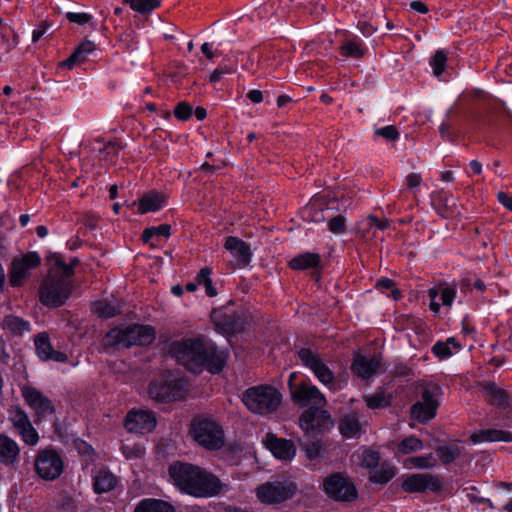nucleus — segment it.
<instances>
[{"mask_svg": "<svg viewBox=\"0 0 512 512\" xmlns=\"http://www.w3.org/2000/svg\"><path fill=\"white\" fill-rule=\"evenodd\" d=\"M422 183V177L419 173H409L406 176V186L410 190H415Z\"/></svg>", "mask_w": 512, "mask_h": 512, "instance_id": "obj_56", "label": "nucleus"}, {"mask_svg": "<svg viewBox=\"0 0 512 512\" xmlns=\"http://www.w3.org/2000/svg\"><path fill=\"white\" fill-rule=\"evenodd\" d=\"M10 420L18 431L19 435L22 437V440L28 445H36L39 436L35 428L32 426V423L25 411L20 408H15L10 412Z\"/></svg>", "mask_w": 512, "mask_h": 512, "instance_id": "obj_18", "label": "nucleus"}, {"mask_svg": "<svg viewBox=\"0 0 512 512\" xmlns=\"http://www.w3.org/2000/svg\"><path fill=\"white\" fill-rule=\"evenodd\" d=\"M34 344L38 357L43 361L53 360L62 363L67 360L65 353L53 349L46 332L37 334L34 339Z\"/></svg>", "mask_w": 512, "mask_h": 512, "instance_id": "obj_23", "label": "nucleus"}, {"mask_svg": "<svg viewBox=\"0 0 512 512\" xmlns=\"http://www.w3.org/2000/svg\"><path fill=\"white\" fill-rule=\"evenodd\" d=\"M131 9L144 14L153 11L160 6V0H124Z\"/></svg>", "mask_w": 512, "mask_h": 512, "instance_id": "obj_39", "label": "nucleus"}, {"mask_svg": "<svg viewBox=\"0 0 512 512\" xmlns=\"http://www.w3.org/2000/svg\"><path fill=\"white\" fill-rule=\"evenodd\" d=\"M155 330L148 325H130L129 340L131 346H146L155 340Z\"/></svg>", "mask_w": 512, "mask_h": 512, "instance_id": "obj_27", "label": "nucleus"}, {"mask_svg": "<svg viewBox=\"0 0 512 512\" xmlns=\"http://www.w3.org/2000/svg\"><path fill=\"white\" fill-rule=\"evenodd\" d=\"M438 393L439 387L437 386L424 389L421 400L411 407V417L420 423H426L433 419L439 406Z\"/></svg>", "mask_w": 512, "mask_h": 512, "instance_id": "obj_11", "label": "nucleus"}, {"mask_svg": "<svg viewBox=\"0 0 512 512\" xmlns=\"http://www.w3.org/2000/svg\"><path fill=\"white\" fill-rule=\"evenodd\" d=\"M461 451L456 445H445L437 449V454L444 463L453 462L460 455Z\"/></svg>", "mask_w": 512, "mask_h": 512, "instance_id": "obj_44", "label": "nucleus"}, {"mask_svg": "<svg viewBox=\"0 0 512 512\" xmlns=\"http://www.w3.org/2000/svg\"><path fill=\"white\" fill-rule=\"evenodd\" d=\"M191 434L199 445L208 450H217L224 445V431L213 418L194 419L191 426Z\"/></svg>", "mask_w": 512, "mask_h": 512, "instance_id": "obj_4", "label": "nucleus"}, {"mask_svg": "<svg viewBox=\"0 0 512 512\" xmlns=\"http://www.w3.org/2000/svg\"><path fill=\"white\" fill-rule=\"evenodd\" d=\"M498 201L508 210L512 211V195L505 192H499L497 195Z\"/></svg>", "mask_w": 512, "mask_h": 512, "instance_id": "obj_61", "label": "nucleus"}, {"mask_svg": "<svg viewBox=\"0 0 512 512\" xmlns=\"http://www.w3.org/2000/svg\"><path fill=\"white\" fill-rule=\"evenodd\" d=\"M121 451L126 459L141 458L145 453V449L141 444L131 443L129 441H126L122 444Z\"/></svg>", "mask_w": 512, "mask_h": 512, "instance_id": "obj_42", "label": "nucleus"}, {"mask_svg": "<svg viewBox=\"0 0 512 512\" xmlns=\"http://www.w3.org/2000/svg\"><path fill=\"white\" fill-rule=\"evenodd\" d=\"M51 26L52 24L48 20L41 21L38 27L35 28L32 32V41L34 43L38 42L44 35L47 34Z\"/></svg>", "mask_w": 512, "mask_h": 512, "instance_id": "obj_53", "label": "nucleus"}, {"mask_svg": "<svg viewBox=\"0 0 512 512\" xmlns=\"http://www.w3.org/2000/svg\"><path fill=\"white\" fill-rule=\"evenodd\" d=\"M242 401L251 413L265 416L277 411L282 394L271 385H257L245 390Z\"/></svg>", "mask_w": 512, "mask_h": 512, "instance_id": "obj_3", "label": "nucleus"}, {"mask_svg": "<svg viewBox=\"0 0 512 512\" xmlns=\"http://www.w3.org/2000/svg\"><path fill=\"white\" fill-rule=\"evenodd\" d=\"M193 112L192 106L187 102H180L174 109V115L179 120H187Z\"/></svg>", "mask_w": 512, "mask_h": 512, "instance_id": "obj_51", "label": "nucleus"}, {"mask_svg": "<svg viewBox=\"0 0 512 512\" xmlns=\"http://www.w3.org/2000/svg\"><path fill=\"white\" fill-rule=\"evenodd\" d=\"M367 221H368V225L369 226H375V227H377L380 230H385V229H387L389 227L388 220H386V219L385 220H380L376 216H373V215H370L367 218Z\"/></svg>", "mask_w": 512, "mask_h": 512, "instance_id": "obj_58", "label": "nucleus"}, {"mask_svg": "<svg viewBox=\"0 0 512 512\" xmlns=\"http://www.w3.org/2000/svg\"><path fill=\"white\" fill-rule=\"evenodd\" d=\"M381 367L380 359L377 357L358 356L353 364V372L363 379L371 378Z\"/></svg>", "mask_w": 512, "mask_h": 512, "instance_id": "obj_24", "label": "nucleus"}, {"mask_svg": "<svg viewBox=\"0 0 512 512\" xmlns=\"http://www.w3.org/2000/svg\"><path fill=\"white\" fill-rule=\"evenodd\" d=\"M166 204V197L164 194L151 191L144 194L138 203L139 214H146L148 212H156L162 209Z\"/></svg>", "mask_w": 512, "mask_h": 512, "instance_id": "obj_28", "label": "nucleus"}, {"mask_svg": "<svg viewBox=\"0 0 512 512\" xmlns=\"http://www.w3.org/2000/svg\"><path fill=\"white\" fill-rule=\"evenodd\" d=\"M410 8L420 14H426L429 11L427 5L421 1H412L410 3Z\"/></svg>", "mask_w": 512, "mask_h": 512, "instance_id": "obj_63", "label": "nucleus"}, {"mask_svg": "<svg viewBox=\"0 0 512 512\" xmlns=\"http://www.w3.org/2000/svg\"><path fill=\"white\" fill-rule=\"evenodd\" d=\"M201 51L210 60L215 57V52L212 50V46L208 42L202 44Z\"/></svg>", "mask_w": 512, "mask_h": 512, "instance_id": "obj_64", "label": "nucleus"}, {"mask_svg": "<svg viewBox=\"0 0 512 512\" xmlns=\"http://www.w3.org/2000/svg\"><path fill=\"white\" fill-rule=\"evenodd\" d=\"M329 229L336 234L345 232V218L342 215L333 217L329 222Z\"/></svg>", "mask_w": 512, "mask_h": 512, "instance_id": "obj_54", "label": "nucleus"}, {"mask_svg": "<svg viewBox=\"0 0 512 512\" xmlns=\"http://www.w3.org/2000/svg\"><path fill=\"white\" fill-rule=\"evenodd\" d=\"M175 484L181 492L194 497H213L223 489L221 482H175Z\"/></svg>", "mask_w": 512, "mask_h": 512, "instance_id": "obj_20", "label": "nucleus"}, {"mask_svg": "<svg viewBox=\"0 0 512 512\" xmlns=\"http://www.w3.org/2000/svg\"><path fill=\"white\" fill-rule=\"evenodd\" d=\"M184 381L171 373L162 375L149 387V395L158 402H169L181 399L185 395Z\"/></svg>", "mask_w": 512, "mask_h": 512, "instance_id": "obj_6", "label": "nucleus"}, {"mask_svg": "<svg viewBox=\"0 0 512 512\" xmlns=\"http://www.w3.org/2000/svg\"><path fill=\"white\" fill-rule=\"evenodd\" d=\"M262 443L277 459L288 461L296 455V446L292 440L279 438L273 433H267Z\"/></svg>", "mask_w": 512, "mask_h": 512, "instance_id": "obj_19", "label": "nucleus"}, {"mask_svg": "<svg viewBox=\"0 0 512 512\" xmlns=\"http://www.w3.org/2000/svg\"><path fill=\"white\" fill-rule=\"evenodd\" d=\"M427 293L430 299V311H432L434 314H438L440 312L441 305L446 308H451L457 291L455 287L449 284L439 283L428 289Z\"/></svg>", "mask_w": 512, "mask_h": 512, "instance_id": "obj_17", "label": "nucleus"}, {"mask_svg": "<svg viewBox=\"0 0 512 512\" xmlns=\"http://www.w3.org/2000/svg\"><path fill=\"white\" fill-rule=\"evenodd\" d=\"M66 18L72 23L84 25L89 23L93 19V16L86 12H67Z\"/></svg>", "mask_w": 512, "mask_h": 512, "instance_id": "obj_50", "label": "nucleus"}, {"mask_svg": "<svg viewBox=\"0 0 512 512\" xmlns=\"http://www.w3.org/2000/svg\"><path fill=\"white\" fill-rule=\"evenodd\" d=\"M294 379L295 374L292 373L289 377V386L291 398L295 404L301 407H318L326 405L327 400L317 386L303 381L293 387L292 381Z\"/></svg>", "mask_w": 512, "mask_h": 512, "instance_id": "obj_8", "label": "nucleus"}, {"mask_svg": "<svg viewBox=\"0 0 512 512\" xmlns=\"http://www.w3.org/2000/svg\"><path fill=\"white\" fill-rule=\"evenodd\" d=\"M130 333V326L124 328H113L107 332L104 338L105 347H112L115 349H126L131 347V342L128 338Z\"/></svg>", "mask_w": 512, "mask_h": 512, "instance_id": "obj_26", "label": "nucleus"}, {"mask_svg": "<svg viewBox=\"0 0 512 512\" xmlns=\"http://www.w3.org/2000/svg\"><path fill=\"white\" fill-rule=\"evenodd\" d=\"M41 263L37 252H28L20 258L13 260L9 269V282L11 286H20L27 277L29 270L36 268Z\"/></svg>", "mask_w": 512, "mask_h": 512, "instance_id": "obj_13", "label": "nucleus"}, {"mask_svg": "<svg viewBox=\"0 0 512 512\" xmlns=\"http://www.w3.org/2000/svg\"><path fill=\"white\" fill-rule=\"evenodd\" d=\"M323 490L335 501L351 502L358 496L353 482H323Z\"/></svg>", "mask_w": 512, "mask_h": 512, "instance_id": "obj_22", "label": "nucleus"}, {"mask_svg": "<svg viewBox=\"0 0 512 512\" xmlns=\"http://www.w3.org/2000/svg\"><path fill=\"white\" fill-rule=\"evenodd\" d=\"M320 264V255L317 253H302L289 261V267L294 270H305L318 267Z\"/></svg>", "mask_w": 512, "mask_h": 512, "instance_id": "obj_34", "label": "nucleus"}, {"mask_svg": "<svg viewBox=\"0 0 512 512\" xmlns=\"http://www.w3.org/2000/svg\"><path fill=\"white\" fill-rule=\"evenodd\" d=\"M341 53L346 57L361 58L364 50L360 42L347 41L341 46Z\"/></svg>", "mask_w": 512, "mask_h": 512, "instance_id": "obj_45", "label": "nucleus"}, {"mask_svg": "<svg viewBox=\"0 0 512 512\" xmlns=\"http://www.w3.org/2000/svg\"><path fill=\"white\" fill-rule=\"evenodd\" d=\"M483 393L491 405L505 407L508 404L506 392L493 383L485 385L483 387Z\"/></svg>", "mask_w": 512, "mask_h": 512, "instance_id": "obj_36", "label": "nucleus"}, {"mask_svg": "<svg viewBox=\"0 0 512 512\" xmlns=\"http://www.w3.org/2000/svg\"><path fill=\"white\" fill-rule=\"evenodd\" d=\"M473 443L481 442H512V434L508 431L499 429H485L475 432L471 435Z\"/></svg>", "mask_w": 512, "mask_h": 512, "instance_id": "obj_29", "label": "nucleus"}, {"mask_svg": "<svg viewBox=\"0 0 512 512\" xmlns=\"http://www.w3.org/2000/svg\"><path fill=\"white\" fill-rule=\"evenodd\" d=\"M19 453L18 444L10 437L0 434V462L14 466L19 460Z\"/></svg>", "mask_w": 512, "mask_h": 512, "instance_id": "obj_25", "label": "nucleus"}, {"mask_svg": "<svg viewBox=\"0 0 512 512\" xmlns=\"http://www.w3.org/2000/svg\"><path fill=\"white\" fill-rule=\"evenodd\" d=\"M324 407H309L301 414L299 425L305 433H324L334 426L331 414Z\"/></svg>", "mask_w": 512, "mask_h": 512, "instance_id": "obj_9", "label": "nucleus"}, {"mask_svg": "<svg viewBox=\"0 0 512 512\" xmlns=\"http://www.w3.org/2000/svg\"><path fill=\"white\" fill-rule=\"evenodd\" d=\"M224 248L229 251L231 256L234 258L235 266L239 268L246 267L252 260V251L250 246L235 236H229L226 238Z\"/></svg>", "mask_w": 512, "mask_h": 512, "instance_id": "obj_21", "label": "nucleus"}, {"mask_svg": "<svg viewBox=\"0 0 512 512\" xmlns=\"http://www.w3.org/2000/svg\"><path fill=\"white\" fill-rule=\"evenodd\" d=\"M298 356L302 364L313 372L321 384L334 392L342 389L340 381L336 379L333 371L317 352L309 348H302L299 350Z\"/></svg>", "mask_w": 512, "mask_h": 512, "instance_id": "obj_5", "label": "nucleus"}, {"mask_svg": "<svg viewBox=\"0 0 512 512\" xmlns=\"http://www.w3.org/2000/svg\"><path fill=\"white\" fill-rule=\"evenodd\" d=\"M449 343H454V337H449L445 342L437 341L432 347V352L440 360L451 357L453 352L449 347Z\"/></svg>", "mask_w": 512, "mask_h": 512, "instance_id": "obj_43", "label": "nucleus"}, {"mask_svg": "<svg viewBox=\"0 0 512 512\" xmlns=\"http://www.w3.org/2000/svg\"><path fill=\"white\" fill-rule=\"evenodd\" d=\"M361 466L367 469H376L369 480H391L396 476V468L386 462L380 464V455L373 450H365L361 456Z\"/></svg>", "mask_w": 512, "mask_h": 512, "instance_id": "obj_15", "label": "nucleus"}, {"mask_svg": "<svg viewBox=\"0 0 512 512\" xmlns=\"http://www.w3.org/2000/svg\"><path fill=\"white\" fill-rule=\"evenodd\" d=\"M134 512H175V508L167 501L144 499L136 506Z\"/></svg>", "mask_w": 512, "mask_h": 512, "instance_id": "obj_35", "label": "nucleus"}, {"mask_svg": "<svg viewBox=\"0 0 512 512\" xmlns=\"http://www.w3.org/2000/svg\"><path fill=\"white\" fill-rule=\"evenodd\" d=\"M394 286V281L389 278H382L376 283V287L381 290H391L393 298L397 300L400 297V291L398 289H394Z\"/></svg>", "mask_w": 512, "mask_h": 512, "instance_id": "obj_52", "label": "nucleus"}, {"mask_svg": "<svg viewBox=\"0 0 512 512\" xmlns=\"http://www.w3.org/2000/svg\"><path fill=\"white\" fill-rule=\"evenodd\" d=\"M35 468L43 480H56L64 469L62 457L53 449H45L38 453Z\"/></svg>", "mask_w": 512, "mask_h": 512, "instance_id": "obj_10", "label": "nucleus"}, {"mask_svg": "<svg viewBox=\"0 0 512 512\" xmlns=\"http://www.w3.org/2000/svg\"><path fill=\"white\" fill-rule=\"evenodd\" d=\"M122 307L119 302L98 300L93 302L92 311L101 318H111L121 313Z\"/></svg>", "mask_w": 512, "mask_h": 512, "instance_id": "obj_33", "label": "nucleus"}, {"mask_svg": "<svg viewBox=\"0 0 512 512\" xmlns=\"http://www.w3.org/2000/svg\"><path fill=\"white\" fill-rule=\"evenodd\" d=\"M115 488V482H93V490L97 494L109 492Z\"/></svg>", "mask_w": 512, "mask_h": 512, "instance_id": "obj_57", "label": "nucleus"}, {"mask_svg": "<svg viewBox=\"0 0 512 512\" xmlns=\"http://www.w3.org/2000/svg\"><path fill=\"white\" fill-rule=\"evenodd\" d=\"M366 404L371 409L384 408L390 405V398L384 393H376L365 398Z\"/></svg>", "mask_w": 512, "mask_h": 512, "instance_id": "obj_48", "label": "nucleus"}, {"mask_svg": "<svg viewBox=\"0 0 512 512\" xmlns=\"http://www.w3.org/2000/svg\"><path fill=\"white\" fill-rule=\"evenodd\" d=\"M339 431L345 438H358L361 435V424L356 413L343 416L339 422Z\"/></svg>", "mask_w": 512, "mask_h": 512, "instance_id": "obj_31", "label": "nucleus"}, {"mask_svg": "<svg viewBox=\"0 0 512 512\" xmlns=\"http://www.w3.org/2000/svg\"><path fill=\"white\" fill-rule=\"evenodd\" d=\"M78 263L76 258L67 264L57 257L55 267L50 270L39 290V298L43 305L58 307L66 302L72 290L70 277Z\"/></svg>", "mask_w": 512, "mask_h": 512, "instance_id": "obj_2", "label": "nucleus"}, {"mask_svg": "<svg viewBox=\"0 0 512 512\" xmlns=\"http://www.w3.org/2000/svg\"><path fill=\"white\" fill-rule=\"evenodd\" d=\"M120 149L121 146L116 141H109L107 144L103 145V147L98 148L100 153L105 152L106 156L111 155V159L118 154Z\"/></svg>", "mask_w": 512, "mask_h": 512, "instance_id": "obj_55", "label": "nucleus"}, {"mask_svg": "<svg viewBox=\"0 0 512 512\" xmlns=\"http://www.w3.org/2000/svg\"><path fill=\"white\" fill-rule=\"evenodd\" d=\"M171 235V226L169 224H161L159 226H153L146 228L142 233V240L147 243L154 236H163L168 238Z\"/></svg>", "mask_w": 512, "mask_h": 512, "instance_id": "obj_41", "label": "nucleus"}, {"mask_svg": "<svg viewBox=\"0 0 512 512\" xmlns=\"http://www.w3.org/2000/svg\"><path fill=\"white\" fill-rule=\"evenodd\" d=\"M169 354L193 373L206 368L211 373L220 372L227 360L225 350L219 349L211 341L184 339L170 344Z\"/></svg>", "mask_w": 512, "mask_h": 512, "instance_id": "obj_1", "label": "nucleus"}, {"mask_svg": "<svg viewBox=\"0 0 512 512\" xmlns=\"http://www.w3.org/2000/svg\"><path fill=\"white\" fill-rule=\"evenodd\" d=\"M156 416L149 410H132L125 418V428L136 434L151 432L156 427Z\"/></svg>", "mask_w": 512, "mask_h": 512, "instance_id": "obj_14", "label": "nucleus"}, {"mask_svg": "<svg viewBox=\"0 0 512 512\" xmlns=\"http://www.w3.org/2000/svg\"><path fill=\"white\" fill-rule=\"evenodd\" d=\"M396 489L406 493H438L442 490V482H397Z\"/></svg>", "mask_w": 512, "mask_h": 512, "instance_id": "obj_32", "label": "nucleus"}, {"mask_svg": "<svg viewBox=\"0 0 512 512\" xmlns=\"http://www.w3.org/2000/svg\"><path fill=\"white\" fill-rule=\"evenodd\" d=\"M21 394L39 420L51 416L55 412L52 401L35 387L24 386L21 388Z\"/></svg>", "mask_w": 512, "mask_h": 512, "instance_id": "obj_12", "label": "nucleus"}, {"mask_svg": "<svg viewBox=\"0 0 512 512\" xmlns=\"http://www.w3.org/2000/svg\"><path fill=\"white\" fill-rule=\"evenodd\" d=\"M434 457L432 454H429L427 456H418V457H412V458H409L407 461H406V466L408 468H420V469H423V468H429V467H432L434 465Z\"/></svg>", "mask_w": 512, "mask_h": 512, "instance_id": "obj_46", "label": "nucleus"}, {"mask_svg": "<svg viewBox=\"0 0 512 512\" xmlns=\"http://www.w3.org/2000/svg\"><path fill=\"white\" fill-rule=\"evenodd\" d=\"M296 492L293 482H264L256 488L258 500L266 505L282 503L291 499Z\"/></svg>", "mask_w": 512, "mask_h": 512, "instance_id": "obj_7", "label": "nucleus"}, {"mask_svg": "<svg viewBox=\"0 0 512 512\" xmlns=\"http://www.w3.org/2000/svg\"><path fill=\"white\" fill-rule=\"evenodd\" d=\"M446 62L447 56L442 50H439L434 54V56L430 60V65L433 69V73L435 76H440L444 72Z\"/></svg>", "mask_w": 512, "mask_h": 512, "instance_id": "obj_47", "label": "nucleus"}, {"mask_svg": "<svg viewBox=\"0 0 512 512\" xmlns=\"http://www.w3.org/2000/svg\"><path fill=\"white\" fill-rule=\"evenodd\" d=\"M92 480H97V481L113 480V475L109 471H107L105 468L101 467L95 471V474L93 475Z\"/></svg>", "mask_w": 512, "mask_h": 512, "instance_id": "obj_60", "label": "nucleus"}, {"mask_svg": "<svg viewBox=\"0 0 512 512\" xmlns=\"http://www.w3.org/2000/svg\"><path fill=\"white\" fill-rule=\"evenodd\" d=\"M169 475L172 480H219L217 476L199 466L180 461L173 462L169 466Z\"/></svg>", "mask_w": 512, "mask_h": 512, "instance_id": "obj_16", "label": "nucleus"}, {"mask_svg": "<svg viewBox=\"0 0 512 512\" xmlns=\"http://www.w3.org/2000/svg\"><path fill=\"white\" fill-rule=\"evenodd\" d=\"M95 48L96 46L92 41H84L66 60L60 63V66L72 69L76 64L84 62Z\"/></svg>", "mask_w": 512, "mask_h": 512, "instance_id": "obj_30", "label": "nucleus"}, {"mask_svg": "<svg viewBox=\"0 0 512 512\" xmlns=\"http://www.w3.org/2000/svg\"><path fill=\"white\" fill-rule=\"evenodd\" d=\"M211 319L215 326L223 333H232L235 331L234 322L223 315L221 311L214 310L211 314Z\"/></svg>", "mask_w": 512, "mask_h": 512, "instance_id": "obj_38", "label": "nucleus"}, {"mask_svg": "<svg viewBox=\"0 0 512 512\" xmlns=\"http://www.w3.org/2000/svg\"><path fill=\"white\" fill-rule=\"evenodd\" d=\"M3 326L13 335L22 336L25 333L30 332V323L22 318L9 315L3 320Z\"/></svg>", "mask_w": 512, "mask_h": 512, "instance_id": "obj_37", "label": "nucleus"}, {"mask_svg": "<svg viewBox=\"0 0 512 512\" xmlns=\"http://www.w3.org/2000/svg\"><path fill=\"white\" fill-rule=\"evenodd\" d=\"M397 448L398 452L402 454H410L421 450L423 442L415 436H409L400 441Z\"/></svg>", "mask_w": 512, "mask_h": 512, "instance_id": "obj_40", "label": "nucleus"}, {"mask_svg": "<svg viewBox=\"0 0 512 512\" xmlns=\"http://www.w3.org/2000/svg\"><path fill=\"white\" fill-rule=\"evenodd\" d=\"M374 137H382L386 141L394 142L399 139V132L394 125H388L374 130Z\"/></svg>", "mask_w": 512, "mask_h": 512, "instance_id": "obj_49", "label": "nucleus"}, {"mask_svg": "<svg viewBox=\"0 0 512 512\" xmlns=\"http://www.w3.org/2000/svg\"><path fill=\"white\" fill-rule=\"evenodd\" d=\"M211 273L212 271L210 268H202L196 277L197 284L203 286L206 282H208L211 279Z\"/></svg>", "mask_w": 512, "mask_h": 512, "instance_id": "obj_59", "label": "nucleus"}, {"mask_svg": "<svg viewBox=\"0 0 512 512\" xmlns=\"http://www.w3.org/2000/svg\"><path fill=\"white\" fill-rule=\"evenodd\" d=\"M247 98H248L252 103L258 104V103H260V102H262V101H263V93H262V91H260V90L253 89V90H250V91L247 93Z\"/></svg>", "mask_w": 512, "mask_h": 512, "instance_id": "obj_62", "label": "nucleus"}]
</instances>
